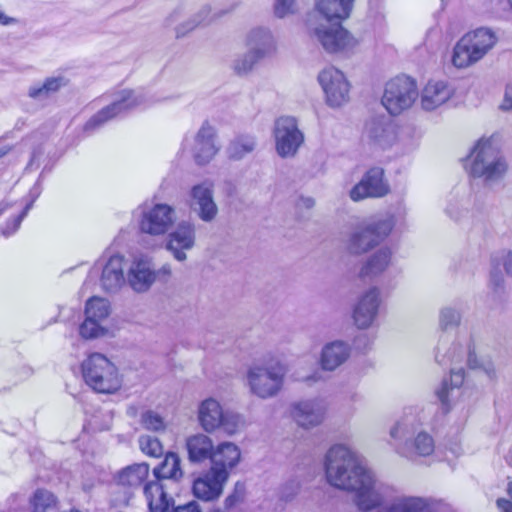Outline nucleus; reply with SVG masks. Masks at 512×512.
<instances>
[{"mask_svg": "<svg viewBox=\"0 0 512 512\" xmlns=\"http://www.w3.org/2000/svg\"><path fill=\"white\" fill-rule=\"evenodd\" d=\"M325 477L334 488L355 492V501L362 511L378 507L383 496L373 472L366 466L360 454L350 446L332 445L324 457Z\"/></svg>", "mask_w": 512, "mask_h": 512, "instance_id": "f257e3e1", "label": "nucleus"}, {"mask_svg": "<svg viewBox=\"0 0 512 512\" xmlns=\"http://www.w3.org/2000/svg\"><path fill=\"white\" fill-rule=\"evenodd\" d=\"M425 420L426 415L422 409L410 408L390 428L389 434L399 456L414 461L434 453L435 440L424 430Z\"/></svg>", "mask_w": 512, "mask_h": 512, "instance_id": "f03ea898", "label": "nucleus"}, {"mask_svg": "<svg viewBox=\"0 0 512 512\" xmlns=\"http://www.w3.org/2000/svg\"><path fill=\"white\" fill-rule=\"evenodd\" d=\"M465 169L469 175L485 183H497L504 179L509 164L501 151L498 137L492 135L480 138L466 158Z\"/></svg>", "mask_w": 512, "mask_h": 512, "instance_id": "7ed1b4c3", "label": "nucleus"}, {"mask_svg": "<svg viewBox=\"0 0 512 512\" xmlns=\"http://www.w3.org/2000/svg\"><path fill=\"white\" fill-rule=\"evenodd\" d=\"M498 38L488 28H478L465 33L454 45L451 64L457 69H467L480 62L496 45Z\"/></svg>", "mask_w": 512, "mask_h": 512, "instance_id": "20e7f679", "label": "nucleus"}, {"mask_svg": "<svg viewBox=\"0 0 512 512\" xmlns=\"http://www.w3.org/2000/svg\"><path fill=\"white\" fill-rule=\"evenodd\" d=\"M81 371L85 383L98 393L112 394L122 386L118 368L101 353H92L84 359Z\"/></svg>", "mask_w": 512, "mask_h": 512, "instance_id": "39448f33", "label": "nucleus"}, {"mask_svg": "<svg viewBox=\"0 0 512 512\" xmlns=\"http://www.w3.org/2000/svg\"><path fill=\"white\" fill-rule=\"evenodd\" d=\"M286 373L285 365L279 361L255 363L247 369L246 385L260 399L273 398L282 390Z\"/></svg>", "mask_w": 512, "mask_h": 512, "instance_id": "423d86ee", "label": "nucleus"}, {"mask_svg": "<svg viewBox=\"0 0 512 512\" xmlns=\"http://www.w3.org/2000/svg\"><path fill=\"white\" fill-rule=\"evenodd\" d=\"M197 419L201 428L207 433L221 430L227 435H234L245 425L244 419L239 414L224 410L220 402L211 397L199 403Z\"/></svg>", "mask_w": 512, "mask_h": 512, "instance_id": "0eeeda50", "label": "nucleus"}, {"mask_svg": "<svg viewBox=\"0 0 512 512\" xmlns=\"http://www.w3.org/2000/svg\"><path fill=\"white\" fill-rule=\"evenodd\" d=\"M150 103L152 101L140 92L121 90L114 95L109 105L102 108L85 123L83 130L90 134L110 120L124 115L135 108L146 107Z\"/></svg>", "mask_w": 512, "mask_h": 512, "instance_id": "6e6552de", "label": "nucleus"}, {"mask_svg": "<svg viewBox=\"0 0 512 512\" xmlns=\"http://www.w3.org/2000/svg\"><path fill=\"white\" fill-rule=\"evenodd\" d=\"M435 359L440 365L457 364L466 360L470 368L478 367L474 342L467 334H442L436 347Z\"/></svg>", "mask_w": 512, "mask_h": 512, "instance_id": "1a4fd4ad", "label": "nucleus"}, {"mask_svg": "<svg viewBox=\"0 0 512 512\" xmlns=\"http://www.w3.org/2000/svg\"><path fill=\"white\" fill-rule=\"evenodd\" d=\"M308 29L310 36L328 53H352L359 45V40L339 24H316L310 18Z\"/></svg>", "mask_w": 512, "mask_h": 512, "instance_id": "9d476101", "label": "nucleus"}, {"mask_svg": "<svg viewBox=\"0 0 512 512\" xmlns=\"http://www.w3.org/2000/svg\"><path fill=\"white\" fill-rule=\"evenodd\" d=\"M394 225L395 221L392 216L362 223L350 235L348 250L356 255L371 250L391 233Z\"/></svg>", "mask_w": 512, "mask_h": 512, "instance_id": "9b49d317", "label": "nucleus"}, {"mask_svg": "<svg viewBox=\"0 0 512 512\" xmlns=\"http://www.w3.org/2000/svg\"><path fill=\"white\" fill-rule=\"evenodd\" d=\"M215 128L205 121L193 135H186L182 141L180 153L188 154L197 165L208 164L218 153Z\"/></svg>", "mask_w": 512, "mask_h": 512, "instance_id": "f8f14e48", "label": "nucleus"}, {"mask_svg": "<svg viewBox=\"0 0 512 512\" xmlns=\"http://www.w3.org/2000/svg\"><path fill=\"white\" fill-rule=\"evenodd\" d=\"M418 97L416 82L408 76H398L385 85L382 105L391 115H399L409 109Z\"/></svg>", "mask_w": 512, "mask_h": 512, "instance_id": "ddd939ff", "label": "nucleus"}, {"mask_svg": "<svg viewBox=\"0 0 512 512\" xmlns=\"http://www.w3.org/2000/svg\"><path fill=\"white\" fill-rule=\"evenodd\" d=\"M481 197L469 188L453 191L447 200L445 214L460 225L471 224L483 209Z\"/></svg>", "mask_w": 512, "mask_h": 512, "instance_id": "4468645a", "label": "nucleus"}, {"mask_svg": "<svg viewBox=\"0 0 512 512\" xmlns=\"http://www.w3.org/2000/svg\"><path fill=\"white\" fill-rule=\"evenodd\" d=\"M273 134L276 152L282 158L293 157L304 142V135L294 117L278 118L274 124Z\"/></svg>", "mask_w": 512, "mask_h": 512, "instance_id": "2eb2a0df", "label": "nucleus"}, {"mask_svg": "<svg viewBox=\"0 0 512 512\" xmlns=\"http://www.w3.org/2000/svg\"><path fill=\"white\" fill-rule=\"evenodd\" d=\"M326 103L333 108L346 104L350 99V84L342 71L327 67L318 75Z\"/></svg>", "mask_w": 512, "mask_h": 512, "instance_id": "dca6fc26", "label": "nucleus"}, {"mask_svg": "<svg viewBox=\"0 0 512 512\" xmlns=\"http://www.w3.org/2000/svg\"><path fill=\"white\" fill-rule=\"evenodd\" d=\"M175 221V209L168 204L157 203L142 209L139 228L144 233L159 236L167 233Z\"/></svg>", "mask_w": 512, "mask_h": 512, "instance_id": "f3484780", "label": "nucleus"}, {"mask_svg": "<svg viewBox=\"0 0 512 512\" xmlns=\"http://www.w3.org/2000/svg\"><path fill=\"white\" fill-rule=\"evenodd\" d=\"M189 206L197 217L206 223L213 222L218 215V206L214 200V184L205 180L191 187Z\"/></svg>", "mask_w": 512, "mask_h": 512, "instance_id": "a211bd4d", "label": "nucleus"}, {"mask_svg": "<svg viewBox=\"0 0 512 512\" xmlns=\"http://www.w3.org/2000/svg\"><path fill=\"white\" fill-rule=\"evenodd\" d=\"M389 185L384 179L382 168L373 167L369 169L349 191L352 201L358 202L367 198H380L387 195Z\"/></svg>", "mask_w": 512, "mask_h": 512, "instance_id": "6ab92c4d", "label": "nucleus"}, {"mask_svg": "<svg viewBox=\"0 0 512 512\" xmlns=\"http://www.w3.org/2000/svg\"><path fill=\"white\" fill-rule=\"evenodd\" d=\"M381 305V292L378 287H370L363 292L353 307L352 318L359 329H368L376 320Z\"/></svg>", "mask_w": 512, "mask_h": 512, "instance_id": "aec40b11", "label": "nucleus"}, {"mask_svg": "<svg viewBox=\"0 0 512 512\" xmlns=\"http://www.w3.org/2000/svg\"><path fill=\"white\" fill-rule=\"evenodd\" d=\"M195 243L196 229L194 223L183 220L168 234L165 248L175 260L184 262L187 259L186 252L193 249Z\"/></svg>", "mask_w": 512, "mask_h": 512, "instance_id": "412c9836", "label": "nucleus"}, {"mask_svg": "<svg viewBox=\"0 0 512 512\" xmlns=\"http://www.w3.org/2000/svg\"><path fill=\"white\" fill-rule=\"evenodd\" d=\"M157 279L152 260L147 255L133 257L127 270V283L135 292H146Z\"/></svg>", "mask_w": 512, "mask_h": 512, "instance_id": "4be33fe9", "label": "nucleus"}, {"mask_svg": "<svg viewBox=\"0 0 512 512\" xmlns=\"http://www.w3.org/2000/svg\"><path fill=\"white\" fill-rule=\"evenodd\" d=\"M97 265L101 268L100 285L106 292H117L127 283L124 256L114 254L101 259Z\"/></svg>", "mask_w": 512, "mask_h": 512, "instance_id": "5701e85b", "label": "nucleus"}, {"mask_svg": "<svg viewBox=\"0 0 512 512\" xmlns=\"http://www.w3.org/2000/svg\"><path fill=\"white\" fill-rule=\"evenodd\" d=\"M227 480V473L224 470L218 472L210 468L194 480L192 486L193 495L205 502L214 501L221 496Z\"/></svg>", "mask_w": 512, "mask_h": 512, "instance_id": "b1692460", "label": "nucleus"}, {"mask_svg": "<svg viewBox=\"0 0 512 512\" xmlns=\"http://www.w3.org/2000/svg\"><path fill=\"white\" fill-rule=\"evenodd\" d=\"M505 275L512 277L511 249H501L491 256L488 287L495 294L504 292L506 286Z\"/></svg>", "mask_w": 512, "mask_h": 512, "instance_id": "393cba45", "label": "nucleus"}, {"mask_svg": "<svg viewBox=\"0 0 512 512\" xmlns=\"http://www.w3.org/2000/svg\"><path fill=\"white\" fill-rule=\"evenodd\" d=\"M326 411V402L323 399L315 398L294 404L292 416L299 426L312 428L323 422Z\"/></svg>", "mask_w": 512, "mask_h": 512, "instance_id": "a878e982", "label": "nucleus"}, {"mask_svg": "<svg viewBox=\"0 0 512 512\" xmlns=\"http://www.w3.org/2000/svg\"><path fill=\"white\" fill-rule=\"evenodd\" d=\"M409 127H397L392 123L373 121L367 126L368 136L383 148L391 146L410 134Z\"/></svg>", "mask_w": 512, "mask_h": 512, "instance_id": "bb28decb", "label": "nucleus"}, {"mask_svg": "<svg viewBox=\"0 0 512 512\" xmlns=\"http://www.w3.org/2000/svg\"><path fill=\"white\" fill-rule=\"evenodd\" d=\"M248 50L260 61L276 52V41L270 30L262 27L252 29L246 38Z\"/></svg>", "mask_w": 512, "mask_h": 512, "instance_id": "cd10ccee", "label": "nucleus"}, {"mask_svg": "<svg viewBox=\"0 0 512 512\" xmlns=\"http://www.w3.org/2000/svg\"><path fill=\"white\" fill-rule=\"evenodd\" d=\"M351 353L350 345L341 340L325 344L321 350L319 364L324 371H334L344 364Z\"/></svg>", "mask_w": 512, "mask_h": 512, "instance_id": "c85d7f7f", "label": "nucleus"}, {"mask_svg": "<svg viewBox=\"0 0 512 512\" xmlns=\"http://www.w3.org/2000/svg\"><path fill=\"white\" fill-rule=\"evenodd\" d=\"M453 95L452 89L444 81H429L420 94L423 110L433 111L445 104Z\"/></svg>", "mask_w": 512, "mask_h": 512, "instance_id": "c756f323", "label": "nucleus"}, {"mask_svg": "<svg viewBox=\"0 0 512 512\" xmlns=\"http://www.w3.org/2000/svg\"><path fill=\"white\" fill-rule=\"evenodd\" d=\"M380 512H435L433 501L417 496H400L387 502Z\"/></svg>", "mask_w": 512, "mask_h": 512, "instance_id": "7c9ffc66", "label": "nucleus"}, {"mask_svg": "<svg viewBox=\"0 0 512 512\" xmlns=\"http://www.w3.org/2000/svg\"><path fill=\"white\" fill-rule=\"evenodd\" d=\"M240 456V449L234 443H220L214 448L211 455V468L218 472L224 470L229 477L230 470L238 464Z\"/></svg>", "mask_w": 512, "mask_h": 512, "instance_id": "2f4dec72", "label": "nucleus"}, {"mask_svg": "<svg viewBox=\"0 0 512 512\" xmlns=\"http://www.w3.org/2000/svg\"><path fill=\"white\" fill-rule=\"evenodd\" d=\"M314 9L327 22L347 19L352 12L355 0H313Z\"/></svg>", "mask_w": 512, "mask_h": 512, "instance_id": "473e14b6", "label": "nucleus"}, {"mask_svg": "<svg viewBox=\"0 0 512 512\" xmlns=\"http://www.w3.org/2000/svg\"><path fill=\"white\" fill-rule=\"evenodd\" d=\"M392 263V250L388 247H382L371 254L363 263L359 276L362 279L376 278L383 274Z\"/></svg>", "mask_w": 512, "mask_h": 512, "instance_id": "72a5a7b5", "label": "nucleus"}, {"mask_svg": "<svg viewBox=\"0 0 512 512\" xmlns=\"http://www.w3.org/2000/svg\"><path fill=\"white\" fill-rule=\"evenodd\" d=\"M465 372L462 368L452 369L449 379H444L436 395L442 405L448 410L450 404L460 395V388L464 383Z\"/></svg>", "mask_w": 512, "mask_h": 512, "instance_id": "f704fd0d", "label": "nucleus"}, {"mask_svg": "<svg viewBox=\"0 0 512 512\" xmlns=\"http://www.w3.org/2000/svg\"><path fill=\"white\" fill-rule=\"evenodd\" d=\"M144 495L151 512H167L172 503V498L165 491V485L161 480L146 483Z\"/></svg>", "mask_w": 512, "mask_h": 512, "instance_id": "c9c22d12", "label": "nucleus"}, {"mask_svg": "<svg viewBox=\"0 0 512 512\" xmlns=\"http://www.w3.org/2000/svg\"><path fill=\"white\" fill-rule=\"evenodd\" d=\"M186 448L191 462H203L206 459L211 460V455L214 451L212 439L202 433L187 438Z\"/></svg>", "mask_w": 512, "mask_h": 512, "instance_id": "e433bc0d", "label": "nucleus"}, {"mask_svg": "<svg viewBox=\"0 0 512 512\" xmlns=\"http://www.w3.org/2000/svg\"><path fill=\"white\" fill-rule=\"evenodd\" d=\"M149 475L147 463H137L122 469L117 475V482L122 486L139 487Z\"/></svg>", "mask_w": 512, "mask_h": 512, "instance_id": "4c0bfd02", "label": "nucleus"}, {"mask_svg": "<svg viewBox=\"0 0 512 512\" xmlns=\"http://www.w3.org/2000/svg\"><path fill=\"white\" fill-rule=\"evenodd\" d=\"M180 457L178 454L169 452L165 455L163 462L153 470V474L157 480L170 479L178 481L183 476L180 467Z\"/></svg>", "mask_w": 512, "mask_h": 512, "instance_id": "58836bf2", "label": "nucleus"}, {"mask_svg": "<svg viewBox=\"0 0 512 512\" xmlns=\"http://www.w3.org/2000/svg\"><path fill=\"white\" fill-rule=\"evenodd\" d=\"M255 136L251 134H239L235 136L227 147V156L232 160H241L252 153L256 148Z\"/></svg>", "mask_w": 512, "mask_h": 512, "instance_id": "ea45409f", "label": "nucleus"}, {"mask_svg": "<svg viewBox=\"0 0 512 512\" xmlns=\"http://www.w3.org/2000/svg\"><path fill=\"white\" fill-rule=\"evenodd\" d=\"M66 84L67 80L63 76L49 77L43 83L32 85L28 90V95L33 99L43 100Z\"/></svg>", "mask_w": 512, "mask_h": 512, "instance_id": "a19ab883", "label": "nucleus"}, {"mask_svg": "<svg viewBox=\"0 0 512 512\" xmlns=\"http://www.w3.org/2000/svg\"><path fill=\"white\" fill-rule=\"evenodd\" d=\"M462 321L461 310L454 305H447L439 310L438 326L442 334H448L451 329L457 328Z\"/></svg>", "mask_w": 512, "mask_h": 512, "instance_id": "79ce46f5", "label": "nucleus"}, {"mask_svg": "<svg viewBox=\"0 0 512 512\" xmlns=\"http://www.w3.org/2000/svg\"><path fill=\"white\" fill-rule=\"evenodd\" d=\"M110 313L111 307L107 299L94 296L86 301L85 316L104 323Z\"/></svg>", "mask_w": 512, "mask_h": 512, "instance_id": "37998d69", "label": "nucleus"}, {"mask_svg": "<svg viewBox=\"0 0 512 512\" xmlns=\"http://www.w3.org/2000/svg\"><path fill=\"white\" fill-rule=\"evenodd\" d=\"M32 512H48L56 508L57 498L46 489H37L29 500Z\"/></svg>", "mask_w": 512, "mask_h": 512, "instance_id": "c03bdc74", "label": "nucleus"}, {"mask_svg": "<svg viewBox=\"0 0 512 512\" xmlns=\"http://www.w3.org/2000/svg\"><path fill=\"white\" fill-rule=\"evenodd\" d=\"M211 19V8L209 6L202 7L193 18L179 24L175 28L176 37L185 36L196 27L209 23Z\"/></svg>", "mask_w": 512, "mask_h": 512, "instance_id": "a18cd8bd", "label": "nucleus"}, {"mask_svg": "<svg viewBox=\"0 0 512 512\" xmlns=\"http://www.w3.org/2000/svg\"><path fill=\"white\" fill-rule=\"evenodd\" d=\"M109 333V329L104 323L85 316L84 321L79 326V335L86 340L105 337Z\"/></svg>", "mask_w": 512, "mask_h": 512, "instance_id": "49530a36", "label": "nucleus"}, {"mask_svg": "<svg viewBox=\"0 0 512 512\" xmlns=\"http://www.w3.org/2000/svg\"><path fill=\"white\" fill-rule=\"evenodd\" d=\"M260 60L249 50L236 55L231 62V69L239 76L248 75Z\"/></svg>", "mask_w": 512, "mask_h": 512, "instance_id": "de8ad7c7", "label": "nucleus"}, {"mask_svg": "<svg viewBox=\"0 0 512 512\" xmlns=\"http://www.w3.org/2000/svg\"><path fill=\"white\" fill-rule=\"evenodd\" d=\"M139 447L143 453L151 457H159L163 453V447L160 441L150 435L140 436Z\"/></svg>", "mask_w": 512, "mask_h": 512, "instance_id": "09e8293b", "label": "nucleus"}, {"mask_svg": "<svg viewBox=\"0 0 512 512\" xmlns=\"http://www.w3.org/2000/svg\"><path fill=\"white\" fill-rule=\"evenodd\" d=\"M141 421L147 430L163 431L166 427L164 419L154 411L143 413Z\"/></svg>", "mask_w": 512, "mask_h": 512, "instance_id": "8fccbe9b", "label": "nucleus"}, {"mask_svg": "<svg viewBox=\"0 0 512 512\" xmlns=\"http://www.w3.org/2000/svg\"><path fill=\"white\" fill-rule=\"evenodd\" d=\"M32 202L26 205L24 210L17 216L9 219L5 225L1 228V234L5 237H9L14 234L20 227L23 219L28 214V211L31 209Z\"/></svg>", "mask_w": 512, "mask_h": 512, "instance_id": "3c124183", "label": "nucleus"}, {"mask_svg": "<svg viewBox=\"0 0 512 512\" xmlns=\"http://www.w3.org/2000/svg\"><path fill=\"white\" fill-rule=\"evenodd\" d=\"M296 11V0H275L274 13L277 17L283 18Z\"/></svg>", "mask_w": 512, "mask_h": 512, "instance_id": "603ef678", "label": "nucleus"}, {"mask_svg": "<svg viewBox=\"0 0 512 512\" xmlns=\"http://www.w3.org/2000/svg\"><path fill=\"white\" fill-rule=\"evenodd\" d=\"M301 483L296 479L287 481L281 489V497L285 501L292 500L300 491Z\"/></svg>", "mask_w": 512, "mask_h": 512, "instance_id": "864d4df0", "label": "nucleus"}, {"mask_svg": "<svg viewBox=\"0 0 512 512\" xmlns=\"http://www.w3.org/2000/svg\"><path fill=\"white\" fill-rule=\"evenodd\" d=\"M174 512H202V510L196 501H191L176 507Z\"/></svg>", "mask_w": 512, "mask_h": 512, "instance_id": "5fc2aeb1", "label": "nucleus"}, {"mask_svg": "<svg viewBox=\"0 0 512 512\" xmlns=\"http://www.w3.org/2000/svg\"><path fill=\"white\" fill-rule=\"evenodd\" d=\"M477 368H482V370L484 371V373L487 375V377L490 380H495L496 379L497 371H496V368H495L493 363L488 362V363L480 364L478 362V367Z\"/></svg>", "mask_w": 512, "mask_h": 512, "instance_id": "6e6d98bb", "label": "nucleus"}, {"mask_svg": "<svg viewBox=\"0 0 512 512\" xmlns=\"http://www.w3.org/2000/svg\"><path fill=\"white\" fill-rule=\"evenodd\" d=\"M500 109L503 111L512 109V87H508L506 89L504 99L500 105Z\"/></svg>", "mask_w": 512, "mask_h": 512, "instance_id": "4d7b16f0", "label": "nucleus"}, {"mask_svg": "<svg viewBox=\"0 0 512 512\" xmlns=\"http://www.w3.org/2000/svg\"><path fill=\"white\" fill-rule=\"evenodd\" d=\"M297 379L301 380L303 382H306L308 384H311V383H315V382L322 380V374L319 370H315L313 373L299 377Z\"/></svg>", "mask_w": 512, "mask_h": 512, "instance_id": "13d9d810", "label": "nucleus"}, {"mask_svg": "<svg viewBox=\"0 0 512 512\" xmlns=\"http://www.w3.org/2000/svg\"><path fill=\"white\" fill-rule=\"evenodd\" d=\"M498 509L501 512H512V501L504 498H499L496 502Z\"/></svg>", "mask_w": 512, "mask_h": 512, "instance_id": "bf43d9fd", "label": "nucleus"}, {"mask_svg": "<svg viewBox=\"0 0 512 512\" xmlns=\"http://www.w3.org/2000/svg\"><path fill=\"white\" fill-rule=\"evenodd\" d=\"M157 278L167 279L171 276L172 270L170 264H164L159 270H156Z\"/></svg>", "mask_w": 512, "mask_h": 512, "instance_id": "052dcab7", "label": "nucleus"}, {"mask_svg": "<svg viewBox=\"0 0 512 512\" xmlns=\"http://www.w3.org/2000/svg\"><path fill=\"white\" fill-rule=\"evenodd\" d=\"M298 206L310 209L314 206V200L310 197H301L298 201Z\"/></svg>", "mask_w": 512, "mask_h": 512, "instance_id": "680f3d73", "label": "nucleus"}, {"mask_svg": "<svg viewBox=\"0 0 512 512\" xmlns=\"http://www.w3.org/2000/svg\"><path fill=\"white\" fill-rule=\"evenodd\" d=\"M10 207H11V205L7 201H5V200L1 201L0 202V216L4 212H6Z\"/></svg>", "mask_w": 512, "mask_h": 512, "instance_id": "e2e57ef3", "label": "nucleus"}, {"mask_svg": "<svg viewBox=\"0 0 512 512\" xmlns=\"http://www.w3.org/2000/svg\"><path fill=\"white\" fill-rule=\"evenodd\" d=\"M11 147L9 145H3L0 147V158L9 153Z\"/></svg>", "mask_w": 512, "mask_h": 512, "instance_id": "0e129e2a", "label": "nucleus"}, {"mask_svg": "<svg viewBox=\"0 0 512 512\" xmlns=\"http://www.w3.org/2000/svg\"><path fill=\"white\" fill-rule=\"evenodd\" d=\"M234 503V497L233 496H228L225 500V505L226 507H230L232 506Z\"/></svg>", "mask_w": 512, "mask_h": 512, "instance_id": "69168bd1", "label": "nucleus"}, {"mask_svg": "<svg viewBox=\"0 0 512 512\" xmlns=\"http://www.w3.org/2000/svg\"><path fill=\"white\" fill-rule=\"evenodd\" d=\"M176 20H178V12H174L170 15V17L168 18V21L170 23H173L175 22Z\"/></svg>", "mask_w": 512, "mask_h": 512, "instance_id": "338daca9", "label": "nucleus"}, {"mask_svg": "<svg viewBox=\"0 0 512 512\" xmlns=\"http://www.w3.org/2000/svg\"><path fill=\"white\" fill-rule=\"evenodd\" d=\"M507 493L509 497L512 499V481H509L507 484Z\"/></svg>", "mask_w": 512, "mask_h": 512, "instance_id": "774afa93", "label": "nucleus"}]
</instances>
